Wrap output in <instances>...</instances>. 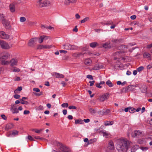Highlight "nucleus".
<instances>
[{
    "label": "nucleus",
    "instance_id": "obj_1",
    "mask_svg": "<svg viewBox=\"0 0 152 152\" xmlns=\"http://www.w3.org/2000/svg\"><path fill=\"white\" fill-rule=\"evenodd\" d=\"M132 143L126 138H121L118 139L116 144V149L118 152H124L127 150Z\"/></svg>",
    "mask_w": 152,
    "mask_h": 152
},
{
    "label": "nucleus",
    "instance_id": "obj_2",
    "mask_svg": "<svg viewBox=\"0 0 152 152\" xmlns=\"http://www.w3.org/2000/svg\"><path fill=\"white\" fill-rule=\"evenodd\" d=\"M10 54L6 53L0 57V63L3 65H7L9 64V61L6 60L10 57Z\"/></svg>",
    "mask_w": 152,
    "mask_h": 152
},
{
    "label": "nucleus",
    "instance_id": "obj_3",
    "mask_svg": "<svg viewBox=\"0 0 152 152\" xmlns=\"http://www.w3.org/2000/svg\"><path fill=\"white\" fill-rule=\"evenodd\" d=\"M63 48L66 50H75L77 49V47L75 45H72L67 43L63 45Z\"/></svg>",
    "mask_w": 152,
    "mask_h": 152
},
{
    "label": "nucleus",
    "instance_id": "obj_4",
    "mask_svg": "<svg viewBox=\"0 0 152 152\" xmlns=\"http://www.w3.org/2000/svg\"><path fill=\"white\" fill-rule=\"evenodd\" d=\"M0 47L4 49H8L11 47L7 42L2 40H0Z\"/></svg>",
    "mask_w": 152,
    "mask_h": 152
},
{
    "label": "nucleus",
    "instance_id": "obj_5",
    "mask_svg": "<svg viewBox=\"0 0 152 152\" xmlns=\"http://www.w3.org/2000/svg\"><path fill=\"white\" fill-rule=\"evenodd\" d=\"M109 95L110 94L109 93L104 94L100 96L99 99L101 102H103L109 98Z\"/></svg>",
    "mask_w": 152,
    "mask_h": 152
},
{
    "label": "nucleus",
    "instance_id": "obj_6",
    "mask_svg": "<svg viewBox=\"0 0 152 152\" xmlns=\"http://www.w3.org/2000/svg\"><path fill=\"white\" fill-rule=\"evenodd\" d=\"M53 47L52 45H40L38 46L37 49H49L52 48Z\"/></svg>",
    "mask_w": 152,
    "mask_h": 152
},
{
    "label": "nucleus",
    "instance_id": "obj_7",
    "mask_svg": "<svg viewBox=\"0 0 152 152\" xmlns=\"http://www.w3.org/2000/svg\"><path fill=\"white\" fill-rule=\"evenodd\" d=\"M38 38L37 37L33 38L29 40L28 45L29 46L32 47L35 44V42L37 40Z\"/></svg>",
    "mask_w": 152,
    "mask_h": 152
},
{
    "label": "nucleus",
    "instance_id": "obj_8",
    "mask_svg": "<svg viewBox=\"0 0 152 152\" xmlns=\"http://www.w3.org/2000/svg\"><path fill=\"white\" fill-rule=\"evenodd\" d=\"M0 37L2 39H7L10 38V36L6 34L5 32L3 31H0Z\"/></svg>",
    "mask_w": 152,
    "mask_h": 152
},
{
    "label": "nucleus",
    "instance_id": "obj_9",
    "mask_svg": "<svg viewBox=\"0 0 152 152\" xmlns=\"http://www.w3.org/2000/svg\"><path fill=\"white\" fill-rule=\"evenodd\" d=\"M125 52L123 50L121 51H119L113 54V56H114V59L115 60H116L118 58H119L121 56V53H124Z\"/></svg>",
    "mask_w": 152,
    "mask_h": 152
},
{
    "label": "nucleus",
    "instance_id": "obj_10",
    "mask_svg": "<svg viewBox=\"0 0 152 152\" xmlns=\"http://www.w3.org/2000/svg\"><path fill=\"white\" fill-rule=\"evenodd\" d=\"M52 75L53 77L57 78H63L64 77V75L56 72H53Z\"/></svg>",
    "mask_w": 152,
    "mask_h": 152
},
{
    "label": "nucleus",
    "instance_id": "obj_11",
    "mask_svg": "<svg viewBox=\"0 0 152 152\" xmlns=\"http://www.w3.org/2000/svg\"><path fill=\"white\" fill-rule=\"evenodd\" d=\"M142 132H140V131L136 130L132 132V136L133 137H137L138 136H140L142 134Z\"/></svg>",
    "mask_w": 152,
    "mask_h": 152
},
{
    "label": "nucleus",
    "instance_id": "obj_12",
    "mask_svg": "<svg viewBox=\"0 0 152 152\" xmlns=\"http://www.w3.org/2000/svg\"><path fill=\"white\" fill-rule=\"evenodd\" d=\"M9 62V64H10V66H13L17 65L18 60L16 58H13Z\"/></svg>",
    "mask_w": 152,
    "mask_h": 152
},
{
    "label": "nucleus",
    "instance_id": "obj_13",
    "mask_svg": "<svg viewBox=\"0 0 152 152\" xmlns=\"http://www.w3.org/2000/svg\"><path fill=\"white\" fill-rule=\"evenodd\" d=\"M2 23L4 26L7 29H8L10 28V25L9 22L6 20H2Z\"/></svg>",
    "mask_w": 152,
    "mask_h": 152
},
{
    "label": "nucleus",
    "instance_id": "obj_14",
    "mask_svg": "<svg viewBox=\"0 0 152 152\" xmlns=\"http://www.w3.org/2000/svg\"><path fill=\"white\" fill-rule=\"evenodd\" d=\"M11 107V110L12 112L13 113H18V110L17 108H15V104L12 105Z\"/></svg>",
    "mask_w": 152,
    "mask_h": 152
},
{
    "label": "nucleus",
    "instance_id": "obj_15",
    "mask_svg": "<svg viewBox=\"0 0 152 152\" xmlns=\"http://www.w3.org/2000/svg\"><path fill=\"white\" fill-rule=\"evenodd\" d=\"M101 132L103 133V136L106 138H109L110 137L111 134L110 133L107 132L106 131H101Z\"/></svg>",
    "mask_w": 152,
    "mask_h": 152
},
{
    "label": "nucleus",
    "instance_id": "obj_16",
    "mask_svg": "<svg viewBox=\"0 0 152 152\" xmlns=\"http://www.w3.org/2000/svg\"><path fill=\"white\" fill-rule=\"evenodd\" d=\"M37 6L40 7H44V1H42V0H39L37 2Z\"/></svg>",
    "mask_w": 152,
    "mask_h": 152
},
{
    "label": "nucleus",
    "instance_id": "obj_17",
    "mask_svg": "<svg viewBox=\"0 0 152 152\" xmlns=\"http://www.w3.org/2000/svg\"><path fill=\"white\" fill-rule=\"evenodd\" d=\"M108 148L111 150H113L114 149L115 147L113 142L112 141H110L108 144Z\"/></svg>",
    "mask_w": 152,
    "mask_h": 152
},
{
    "label": "nucleus",
    "instance_id": "obj_18",
    "mask_svg": "<svg viewBox=\"0 0 152 152\" xmlns=\"http://www.w3.org/2000/svg\"><path fill=\"white\" fill-rule=\"evenodd\" d=\"M9 8L11 12H13L15 11V6L13 4H11L10 5Z\"/></svg>",
    "mask_w": 152,
    "mask_h": 152
},
{
    "label": "nucleus",
    "instance_id": "obj_19",
    "mask_svg": "<svg viewBox=\"0 0 152 152\" xmlns=\"http://www.w3.org/2000/svg\"><path fill=\"white\" fill-rule=\"evenodd\" d=\"M92 62L90 58H88L85 60V64L89 66L91 64Z\"/></svg>",
    "mask_w": 152,
    "mask_h": 152
},
{
    "label": "nucleus",
    "instance_id": "obj_20",
    "mask_svg": "<svg viewBox=\"0 0 152 152\" xmlns=\"http://www.w3.org/2000/svg\"><path fill=\"white\" fill-rule=\"evenodd\" d=\"M132 85H129L127 87L125 88H124L122 89V91L124 92H127L128 91H130L131 90V89H130V88L132 87Z\"/></svg>",
    "mask_w": 152,
    "mask_h": 152
},
{
    "label": "nucleus",
    "instance_id": "obj_21",
    "mask_svg": "<svg viewBox=\"0 0 152 152\" xmlns=\"http://www.w3.org/2000/svg\"><path fill=\"white\" fill-rule=\"evenodd\" d=\"M143 56L144 58H149L151 59L150 54L148 53L145 52L143 54Z\"/></svg>",
    "mask_w": 152,
    "mask_h": 152
},
{
    "label": "nucleus",
    "instance_id": "obj_22",
    "mask_svg": "<svg viewBox=\"0 0 152 152\" xmlns=\"http://www.w3.org/2000/svg\"><path fill=\"white\" fill-rule=\"evenodd\" d=\"M113 121H106L104 122V124L105 126L111 125L113 124Z\"/></svg>",
    "mask_w": 152,
    "mask_h": 152
},
{
    "label": "nucleus",
    "instance_id": "obj_23",
    "mask_svg": "<svg viewBox=\"0 0 152 152\" xmlns=\"http://www.w3.org/2000/svg\"><path fill=\"white\" fill-rule=\"evenodd\" d=\"M44 107L40 105L39 106H37L35 107V109L37 111H40L43 110Z\"/></svg>",
    "mask_w": 152,
    "mask_h": 152
},
{
    "label": "nucleus",
    "instance_id": "obj_24",
    "mask_svg": "<svg viewBox=\"0 0 152 152\" xmlns=\"http://www.w3.org/2000/svg\"><path fill=\"white\" fill-rule=\"evenodd\" d=\"M102 67V65H99V64H96L94 67V69L97 70H98L99 69L101 68Z\"/></svg>",
    "mask_w": 152,
    "mask_h": 152
},
{
    "label": "nucleus",
    "instance_id": "obj_25",
    "mask_svg": "<svg viewBox=\"0 0 152 152\" xmlns=\"http://www.w3.org/2000/svg\"><path fill=\"white\" fill-rule=\"evenodd\" d=\"M63 3L64 5L66 6L69 5L71 3L70 0H64Z\"/></svg>",
    "mask_w": 152,
    "mask_h": 152
},
{
    "label": "nucleus",
    "instance_id": "obj_26",
    "mask_svg": "<svg viewBox=\"0 0 152 152\" xmlns=\"http://www.w3.org/2000/svg\"><path fill=\"white\" fill-rule=\"evenodd\" d=\"M97 44V43L96 42H94L91 43L90 44V46L91 47L94 48L96 47Z\"/></svg>",
    "mask_w": 152,
    "mask_h": 152
},
{
    "label": "nucleus",
    "instance_id": "obj_27",
    "mask_svg": "<svg viewBox=\"0 0 152 152\" xmlns=\"http://www.w3.org/2000/svg\"><path fill=\"white\" fill-rule=\"evenodd\" d=\"M44 1V7L49 6L50 4V1L48 0H46Z\"/></svg>",
    "mask_w": 152,
    "mask_h": 152
},
{
    "label": "nucleus",
    "instance_id": "obj_28",
    "mask_svg": "<svg viewBox=\"0 0 152 152\" xmlns=\"http://www.w3.org/2000/svg\"><path fill=\"white\" fill-rule=\"evenodd\" d=\"M106 84L109 87H112L113 86V84L110 80H108L106 82Z\"/></svg>",
    "mask_w": 152,
    "mask_h": 152
},
{
    "label": "nucleus",
    "instance_id": "obj_29",
    "mask_svg": "<svg viewBox=\"0 0 152 152\" xmlns=\"http://www.w3.org/2000/svg\"><path fill=\"white\" fill-rule=\"evenodd\" d=\"M18 132L16 130H14L12 132V134L13 136H16L18 134Z\"/></svg>",
    "mask_w": 152,
    "mask_h": 152
},
{
    "label": "nucleus",
    "instance_id": "obj_30",
    "mask_svg": "<svg viewBox=\"0 0 152 152\" xmlns=\"http://www.w3.org/2000/svg\"><path fill=\"white\" fill-rule=\"evenodd\" d=\"M83 123V121L81 119L76 120L75 121V124H82Z\"/></svg>",
    "mask_w": 152,
    "mask_h": 152
},
{
    "label": "nucleus",
    "instance_id": "obj_31",
    "mask_svg": "<svg viewBox=\"0 0 152 152\" xmlns=\"http://www.w3.org/2000/svg\"><path fill=\"white\" fill-rule=\"evenodd\" d=\"M22 87L20 86L18 87V88L16 89L14 91V93L15 94H17L18 93V91H20L22 90Z\"/></svg>",
    "mask_w": 152,
    "mask_h": 152
},
{
    "label": "nucleus",
    "instance_id": "obj_32",
    "mask_svg": "<svg viewBox=\"0 0 152 152\" xmlns=\"http://www.w3.org/2000/svg\"><path fill=\"white\" fill-rule=\"evenodd\" d=\"M33 137L34 138L36 139H40L41 140H45L47 141H48L47 140H46L45 139L43 138H41L40 137L38 136H34Z\"/></svg>",
    "mask_w": 152,
    "mask_h": 152
},
{
    "label": "nucleus",
    "instance_id": "obj_33",
    "mask_svg": "<svg viewBox=\"0 0 152 152\" xmlns=\"http://www.w3.org/2000/svg\"><path fill=\"white\" fill-rule=\"evenodd\" d=\"M82 55V53H74L73 54L72 56L74 57L77 58L78 57H79Z\"/></svg>",
    "mask_w": 152,
    "mask_h": 152
},
{
    "label": "nucleus",
    "instance_id": "obj_34",
    "mask_svg": "<svg viewBox=\"0 0 152 152\" xmlns=\"http://www.w3.org/2000/svg\"><path fill=\"white\" fill-rule=\"evenodd\" d=\"M43 37H42V36H41L38 39V41L39 42V43H41L42 42L43 40H44L43 39Z\"/></svg>",
    "mask_w": 152,
    "mask_h": 152
},
{
    "label": "nucleus",
    "instance_id": "obj_35",
    "mask_svg": "<svg viewBox=\"0 0 152 152\" xmlns=\"http://www.w3.org/2000/svg\"><path fill=\"white\" fill-rule=\"evenodd\" d=\"M129 111L131 113H133L135 111V109L133 108L129 107Z\"/></svg>",
    "mask_w": 152,
    "mask_h": 152
},
{
    "label": "nucleus",
    "instance_id": "obj_36",
    "mask_svg": "<svg viewBox=\"0 0 152 152\" xmlns=\"http://www.w3.org/2000/svg\"><path fill=\"white\" fill-rule=\"evenodd\" d=\"M89 19V18L88 17H86L85 18L83 19L81 21V23H84L87 21Z\"/></svg>",
    "mask_w": 152,
    "mask_h": 152
},
{
    "label": "nucleus",
    "instance_id": "obj_37",
    "mask_svg": "<svg viewBox=\"0 0 152 152\" xmlns=\"http://www.w3.org/2000/svg\"><path fill=\"white\" fill-rule=\"evenodd\" d=\"M20 103L22 104H25L27 105L28 104V102L26 101H24L23 100V101H22L21 99H20Z\"/></svg>",
    "mask_w": 152,
    "mask_h": 152
},
{
    "label": "nucleus",
    "instance_id": "obj_38",
    "mask_svg": "<svg viewBox=\"0 0 152 152\" xmlns=\"http://www.w3.org/2000/svg\"><path fill=\"white\" fill-rule=\"evenodd\" d=\"M138 146L137 145H134L131 148V152H134L136 151V147H137Z\"/></svg>",
    "mask_w": 152,
    "mask_h": 152
},
{
    "label": "nucleus",
    "instance_id": "obj_39",
    "mask_svg": "<svg viewBox=\"0 0 152 152\" xmlns=\"http://www.w3.org/2000/svg\"><path fill=\"white\" fill-rule=\"evenodd\" d=\"M26 20V18L25 17H22L20 18V21L21 22H23Z\"/></svg>",
    "mask_w": 152,
    "mask_h": 152
},
{
    "label": "nucleus",
    "instance_id": "obj_40",
    "mask_svg": "<svg viewBox=\"0 0 152 152\" xmlns=\"http://www.w3.org/2000/svg\"><path fill=\"white\" fill-rule=\"evenodd\" d=\"M12 71L15 72H19L20 71V69L17 67H15Z\"/></svg>",
    "mask_w": 152,
    "mask_h": 152
},
{
    "label": "nucleus",
    "instance_id": "obj_41",
    "mask_svg": "<svg viewBox=\"0 0 152 152\" xmlns=\"http://www.w3.org/2000/svg\"><path fill=\"white\" fill-rule=\"evenodd\" d=\"M27 138L28 140L31 141H34L35 140L34 139L31 135H28Z\"/></svg>",
    "mask_w": 152,
    "mask_h": 152
},
{
    "label": "nucleus",
    "instance_id": "obj_42",
    "mask_svg": "<svg viewBox=\"0 0 152 152\" xmlns=\"http://www.w3.org/2000/svg\"><path fill=\"white\" fill-rule=\"evenodd\" d=\"M68 104L67 103H64L61 104V106L63 107H67Z\"/></svg>",
    "mask_w": 152,
    "mask_h": 152
},
{
    "label": "nucleus",
    "instance_id": "obj_43",
    "mask_svg": "<svg viewBox=\"0 0 152 152\" xmlns=\"http://www.w3.org/2000/svg\"><path fill=\"white\" fill-rule=\"evenodd\" d=\"M68 108L69 109H77V107L75 106L72 105L69 106L68 107Z\"/></svg>",
    "mask_w": 152,
    "mask_h": 152
},
{
    "label": "nucleus",
    "instance_id": "obj_44",
    "mask_svg": "<svg viewBox=\"0 0 152 152\" xmlns=\"http://www.w3.org/2000/svg\"><path fill=\"white\" fill-rule=\"evenodd\" d=\"M144 69V67L143 66H141L140 67H138L137 69V71L139 72H140L143 69Z\"/></svg>",
    "mask_w": 152,
    "mask_h": 152
},
{
    "label": "nucleus",
    "instance_id": "obj_45",
    "mask_svg": "<svg viewBox=\"0 0 152 152\" xmlns=\"http://www.w3.org/2000/svg\"><path fill=\"white\" fill-rule=\"evenodd\" d=\"M96 86L99 88H101L102 86H101V84L100 83H96Z\"/></svg>",
    "mask_w": 152,
    "mask_h": 152
},
{
    "label": "nucleus",
    "instance_id": "obj_46",
    "mask_svg": "<svg viewBox=\"0 0 152 152\" xmlns=\"http://www.w3.org/2000/svg\"><path fill=\"white\" fill-rule=\"evenodd\" d=\"M89 111L92 113H95V110L94 109L90 108Z\"/></svg>",
    "mask_w": 152,
    "mask_h": 152
},
{
    "label": "nucleus",
    "instance_id": "obj_47",
    "mask_svg": "<svg viewBox=\"0 0 152 152\" xmlns=\"http://www.w3.org/2000/svg\"><path fill=\"white\" fill-rule=\"evenodd\" d=\"M46 29H49L52 30L54 29V28L53 27H51V26H46Z\"/></svg>",
    "mask_w": 152,
    "mask_h": 152
},
{
    "label": "nucleus",
    "instance_id": "obj_48",
    "mask_svg": "<svg viewBox=\"0 0 152 152\" xmlns=\"http://www.w3.org/2000/svg\"><path fill=\"white\" fill-rule=\"evenodd\" d=\"M42 37H43V39L44 40H46L50 38V37L48 36H45V35H42Z\"/></svg>",
    "mask_w": 152,
    "mask_h": 152
},
{
    "label": "nucleus",
    "instance_id": "obj_49",
    "mask_svg": "<svg viewBox=\"0 0 152 152\" xmlns=\"http://www.w3.org/2000/svg\"><path fill=\"white\" fill-rule=\"evenodd\" d=\"M87 77L88 79H90L91 80H93V78L92 76L91 75H88L87 76Z\"/></svg>",
    "mask_w": 152,
    "mask_h": 152
},
{
    "label": "nucleus",
    "instance_id": "obj_50",
    "mask_svg": "<svg viewBox=\"0 0 152 152\" xmlns=\"http://www.w3.org/2000/svg\"><path fill=\"white\" fill-rule=\"evenodd\" d=\"M14 97L16 99H18L20 97V96L18 94H15L14 96Z\"/></svg>",
    "mask_w": 152,
    "mask_h": 152
},
{
    "label": "nucleus",
    "instance_id": "obj_51",
    "mask_svg": "<svg viewBox=\"0 0 152 152\" xmlns=\"http://www.w3.org/2000/svg\"><path fill=\"white\" fill-rule=\"evenodd\" d=\"M73 31L77 32L78 31V29L77 28V26H76L75 28L73 29Z\"/></svg>",
    "mask_w": 152,
    "mask_h": 152
},
{
    "label": "nucleus",
    "instance_id": "obj_52",
    "mask_svg": "<svg viewBox=\"0 0 152 152\" xmlns=\"http://www.w3.org/2000/svg\"><path fill=\"white\" fill-rule=\"evenodd\" d=\"M147 68L148 69H150L152 68V64L148 65L147 67Z\"/></svg>",
    "mask_w": 152,
    "mask_h": 152
},
{
    "label": "nucleus",
    "instance_id": "obj_53",
    "mask_svg": "<svg viewBox=\"0 0 152 152\" xmlns=\"http://www.w3.org/2000/svg\"><path fill=\"white\" fill-rule=\"evenodd\" d=\"M2 118L4 120H5L7 119V117L4 114L1 115Z\"/></svg>",
    "mask_w": 152,
    "mask_h": 152
},
{
    "label": "nucleus",
    "instance_id": "obj_54",
    "mask_svg": "<svg viewBox=\"0 0 152 152\" xmlns=\"http://www.w3.org/2000/svg\"><path fill=\"white\" fill-rule=\"evenodd\" d=\"M33 90L37 92H38L40 91V90L37 88H34L33 89Z\"/></svg>",
    "mask_w": 152,
    "mask_h": 152
},
{
    "label": "nucleus",
    "instance_id": "obj_55",
    "mask_svg": "<svg viewBox=\"0 0 152 152\" xmlns=\"http://www.w3.org/2000/svg\"><path fill=\"white\" fill-rule=\"evenodd\" d=\"M141 149L143 151H146L148 149V148L147 147H141Z\"/></svg>",
    "mask_w": 152,
    "mask_h": 152
},
{
    "label": "nucleus",
    "instance_id": "obj_56",
    "mask_svg": "<svg viewBox=\"0 0 152 152\" xmlns=\"http://www.w3.org/2000/svg\"><path fill=\"white\" fill-rule=\"evenodd\" d=\"M30 113V111L29 110H25L23 112V114L25 115L28 114Z\"/></svg>",
    "mask_w": 152,
    "mask_h": 152
},
{
    "label": "nucleus",
    "instance_id": "obj_57",
    "mask_svg": "<svg viewBox=\"0 0 152 152\" xmlns=\"http://www.w3.org/2000/svg\"><path fill=\"white\" fill-rule=\"evenodd\" d=\"M95 82V81L94 80H93L92 81H89V83H90V86H93Z\"/></svg>",
    "mask_w": 152,
    "mask_h": 152
},
{
    "label": "nucleus",
    "instance_id": "obj_58",
    "mask_svg": "<svg viewBox=\"0 0 152 152\" xmlns=\"http://www.w3.org/2000/svg\"><path fill=\"white\" fill-rule=\"evenodd\" d=\"M136 18V16L135 15H133L132 16H131L130 17L131 19L132 20H134V19H135Z\"/></svg>",
    "mask_w": 152,
    "mask_h": 152
},
{
    "label": "nucleus",
    "instance_id": "obj_59",
    "mask_svg": "<svg viewBox=\"0 0 152 152\" xmlns=\"http://www.w3.org/2000/svg\"><path fill=\"white\" fill-rule=\"evenodd\" d=\"M42 131V129H40L38 130V129H37L35 130V132L37 133H39L40 132Z\"/></svg>",
    "mask_w": 152,
    "mask_h": 152
},
{
    "label": "nucleus",
    "instance_id": "obj_60",
    "mask_svg": "<svg viewBox=\"0 0 152 152\" xmlns=\"http://www.w3.org/2000/svg\"><path fill=\"white\" fill-rule=\"evenodd\" d=\"M20 80V78L19 77H15V79H14V80L15 81H18Z\"/></svg>",
    "mask_w": 152,
    "mask_h": 152
},
{
    "label": "nucleus",
    "instance_id": "obj_61",
    "mask_svg": "<svg viewBox=\"0 0 152 152\" xmlns=\"http://www.w3.org/2000/svg\"><path fill=\"white\" fill-rule=\"evenodd\" d=\"M146 47L148 49L151 48L152 47V43L147 45Z\"/></svg>",
    "mask_w": 152,
    "mask_h": 152
},
{
    "label": "nucleus",
    "instance_id": "obj_62",
    "mask_svg": "<svg viewBox=\"0 0 152 152\" xmlns=\"http://www.w3.org/2000/svg\"><path fill=\"white\" fill-rule=\"evenodd\" d=\"M59 51L61 53H66L67 52V51L66 50H60Z\"/></svg>",
    "mask_w": 152,
    "mask_h": 152
},
{
    "label": "nucleus",
    "instance_id": "obj_63",
    "mask_svg": "<svg viewBox=\"0 0 152 152\" xmlns=\"http://www.w3.org/2000/svg\"><path fill=\"white\" fill-rule=\"evenodd\" d=\"M68 118L69 120H72L73 119V117L72 115H69L67 117Z\"/></svg>",
    "mask_w": 152,
    "mask_h": 152
},
{
    "label": "nucleus",
    "instance_id": "obj_64",
    "mask_svg": "<svg viewBox=\"0 0 152 152\" xmlns=\"http://www.w3.org/2000/svg\"><path fill=\"white\" fill-rule=\"evenodd\" d=\"M148 19L150 22H152V15L150 16Z\"/></svg>",
    "mask_w": 152,
    "mask_h": 152
}]
</instances>
